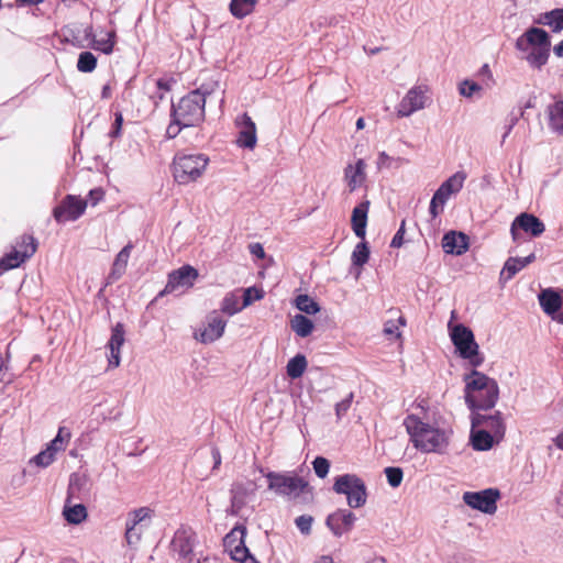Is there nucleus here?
Segmentation results:
<instances>
[{
    "label": "nucleus",
    "instance_id": "nucleus-1",
    "mask_svg": "<svg viewBox=\"0 0 563 563\" xmlns=\"http://www.w3.org/2000/svg\"><path fill=\"white\" fill-rule=\"evenodd\" d=\"M404 426L413 446L424 453H444L451 437V431L435 428L420 420L415 415H409L404 420Z\"/></svg>",
    "mask_w": 563,
    "mask_h": 563
},
{
    "label": "nucleus",
    "instance_id": "nucleus-2",
    "mask_svg": "<svg viewBox=\"0 0 563 563\" xmlns=\"http://www.w3.org/2000/svg\"><path fill=\"white\" fill-rule=\"evenodd\" d=\"M465 402L472 411L493 408L499 396L498 384L484 373L473 369L464 376Z\"/></svg>",
    "mask_w": 563,
    "mask_h": 563
},
{
    "label": "nucleus",
    "instance_id": "nucleus-3",
    "mask_svg": "<svg viewBox=\"0 0 563 563\" xmlns=\"http://www.w3.org/2000/svg\"><path fill=\"white\" fill-rule=\"evenodd\" d=\"M211 92L212 88L207 85L190 91L177 104H173L172 118L180 125H197L205 118L206 97Z\"/></svg>",
    "mask_w": 563,
    "mask_h": 563
},
{
    "label": "nucleus",
    "instance_id": "nucleus-4",
    "mask_svg": "<svg viewBox=\"0 0 563 563\" xmlns=\"http://www.w3.org/2000/svg\"><path fill=\"white\" fill-rule=\"evenodd\" d=\"M209 164L201 153H177L173 159L172 174L178 185H189L200 179Z\"/></svg>",
    "mask_w": 563,
    "mask_h": 563
},
{
    "label": "nucleus",
    "instance_id": "nucleus-5",
    "mask_svg": "<svg viewBox=\"0 0 563 563\" xmlns=\"http://www.w3.org/2000/svg\"><path fill=\"white\" fill-rule=\"evenodd\" d=\"M265 477L268 489L288 499L299 498L309 488L308 482L292 472H268Z\"/></svg>",
    "mask_w": 563,
    "mask_h": 563
},
{
    "label": "nucleus",
    "instance_id": "nucleus-6",
    "mask_svg": "<svg viewBox=\"0 0 563 563\" xmlns=\"http://www.w3.org/2000/svg\"><path fill=\"white\" fill-rule=\"evenodd\" d=\"M450 336L460 356L467 360L473 367H478L484 362L479 353V346L475 341L472 330L462 323L451 328Z\"/></svg>",
    "mask_w": 563,
    "mask_h": 563
},
{
    "label": "nucleus",
    "instance_id": "nucleus-7",
    "mask_svg": "<svg viewBox=\"0 0 563 563\" xmlns=\"http://www.w3.org/2000/svg\"><path fill=\"white\" fill-rule=\"evenodd\" d=\"M333 490L346 496L347 505L360 508L365 505L367 493L363 479L355 474L340 475L334 479Z\"/></svg>",
    "mask_w": 563,
    "mask_h": 563
},
{
    "label": "nucleus",
    "instance_id": "nucleus-8",
    "mask_svg": "<svg viewBox=\"0 0 563 563\" xmlns=\"http://www.w3.org/2000/svg\"><path fill=\"white\" fill-rule=\"evenodd\" d=\"M154 511L150 507H140L128 512L125 521V541L128 545H136L142 538L143 531L151 523Z\"/></svg>",
    "mask_w": 563,
    "mask_h": 563
},
{
    "label": "nucleus",
    "instance_id": "nucleus-9",
    "mask_svg": "<svg viewBox=\"0 0 563 563\" xmlns=\"http://www.w3.org/2000/svg\"><path fill=\"white\" fill-rule=\"evenodd\" d=\"M245 536L246 528L244 526L234 527L223 539L224 549L235 561L242 563H258L245 545Z\"/></svg>",
    "mask_w": 563,
    "mask_h": 563
},
{
    "label": "nucleus",
    "instance_id": "nucleus-10",
    "mask_svg": "<svg viewBox=\"0 0 563 563\" xmlns=\"http://www.w3.org/2000/svg\"><path fill=\"white\" fill-rule=\"evenodd\" d=\"M199 277L198 271L191 265H184L168 274V280L159 296L179 292L191 288Z\"/></svg>",
    "mask_w": 563,
    "mask_h": 563
},
{
    "label": "nucleus",
    "instance_id": "nucleus-11",
    "mask_svg": "<svg viewBox=\"0 0 563 563\" xmlns=\"http://www.w3.org/2000/svg\"><path fill=\"white\" fill-rule=\"evenodd\" d=\"M500 493L496 488H486L481 492H466L463 495V501L468 507L479 510L484 514L493 515L497 510V500Z\"/></svg>",
    "mask_w": 563,
    "mask_h": 563
},
{
    "label": "nucleus",
    "instance_id": "nucleus-12",
    "mask_svg": "<svg viewBox=\"0 0 563 563\" xmlns=\"http://www.w3.org/2000/svg\"><path fill=\"white\" fill-rule=\"evenodd\" d=\"M429 88L418 85L410 88L397 107L398 117H410L412 113L422 110L429 101Z\"/></svg>",
    "mask_w": 563,
    "mask_h": 563
},
{
    "label": "nucleus",
    "instance_id": "nucleus-13",
    "mask_svg": "<svg viewBox=\"0 0 563 563\" xmlns=\"http://www.w3.org/2000/svg\"><path fill=\"white\" fill-rule=\"evenodd\" d=\"M87 208V200L67 195L53 210V217L58 223L76 221Z\"/></svg>",
    "mask_w": 563,
    "mask_h": 563
},
{
    "label": "nucleus",
    "instance_id": "nucleus-14",
    "mask_svg": "<svg viewBox=\"0 0 563 563\" xmlns=\"http://www.w3.org/2000/svg\"><path fill=\"white\" fill-rule=\"evenodd\" d=\"M519 230L530 234L533 238H538L545 231L544 223L534 214L522 212L515 218L510 225V234L514 242H518L520 234Z\"/></svg>",
    "mask_w": 563,
    "mask_h": 563
},
{
    "label": "nucleus",
    "instance_id": "nucleus-15",
    "mask_svg": "<svg viewBox=\"0 0 563 563\" xmlns=\"http://www.w3.org/2000/svg\"><path fill=\"white\" fill-rule=\"evenodd\" d=\"M255 484L252 482L247 483H234L231 487V506L228 509V514L232 516H240L243 508L255 495Z\"/></svg>",
    "mask_w": 563,
    "mask_h": 563
},
{
    "label": "nucleus",
    "instance_id": "nucleus-16",
    "mask_svg": "<svg viewBox=\"0 0 563 563\" xmlns=\"http://www.w3.org/2000/svg\"><path fill=\"white\" fill-rule=\"evenodd\" d=\"M472 426L474 428L488 430L494 437H496V442L501 440L505 434V424L503 422L500 412H496L494 415H483L473 411Z\"/></svg>",
    "mask_w": 563,
    "mask_h": 563
},
{
    "label": "nucleus",
    "instance_id": "nucleus-17",
    "mask_svg": "<svg viewBox=\"0 0 563 563\" xmlns=\"http://www.w3.org/2000/svg\"><path fill=\"white\" fill-rule=\"evenodd\" d=\"M550 36L539 27H530L516 41V48L520 52H527L530 47H550Z\"/></svg>",
    "mask_w": 563,
    "mask_h": 563
},
{
    "label": "nucleus",
    "instance_id": "nucleus-18",
    "mask_svg": "<svg viewBox=\"0 0 563 563\" xmlns=\"http://www.w3.org/2000/svg\"><path fill=\"white\" fill-rule=\"evenodd\" d=\"M225 327L227 321L217 311H213L208 316L206 327L196 333L195 338L202 343L214 342L223 335Z\"/></svg>",
    "mask_w": 563,
    "mask_h": 563
},
{
    "label": "nucleus",
    "instance_id": "nucleus-19",
    "mask_svg": "<svg viewBox=\"0 0 563 563\" xmlns=\"http://www.w3.org/2000/svg\"><path fill=\"white\" fill-rule=\"evenodd\" d=\"M240 128L236 143L240 147L253 150L257 142L256 125L247 113H243L235 120Z\"/></svg>",
    "mask_w": 563,
    "mask_h": 563
},
{
    "label": "nucleus",
    "instance_id": "nucleus-20",
    "mask_svg": "<svg viewBox=\"0 0 563 563\" xmlns=\"http://www.w3.org/2000/svg\"><path fill=\"white\" fill-rule=\"evenodd\" d=\"M356 517L352 511L339 509L328 516L327 526L335 536L340 537L352 529Z\"/></svg>",
    "mask_w": 563,
    "mask_h": 563
},
{
    "label": "nucleus",
    "instance_id": "nucleus-21",
    "mask_svg": "<svg viewBox=\"0 0 563 563\" xmlns=\"http://www.w3.org/2000/svg\"><path fill=\"white\" fill-rule=\"evenodd\" d=\"M195 533L191 530L181 529L175 533L172 541L174 551L188 563H192Z\"/></svg>",
    "mask_w": 563,
    "mask_h": 563
},
{
    "label": "nucleus",
    "instance_id": "nucleus-22",
    "mask_svg": "<svg viewBox=\"0 0 563 563\" xmlns=\"http://www.w3.org/2000/svg\"><path fill=\"white\" fill-rule=\"evenodd\" d=\"M344 181L350 192L355 191L366 181V163L363 158H358L354 164L345 166Z\"/></svg>",
    "mask_w": 563,
    "mask_h": 563
},
{
    "label": "nucleus",
    "instance_id": "nucleus-23",
    "mask_svg": "<svg viewBox=\"0 0 563 563\" xmlns=\"http://www.w3.org/2000/svg\"><path fill=\"white\" fill-rule=\"evenodd\" d=\"M465 179V173L456 172L437 189L434 196L440 200L441 208L444 207L451 195L456 194L462 189Z\"/></svg>",
    "mask_w": 563,
    "mask_h": 563
},
{
    "label": "nucleus",
    "instance_id": "nucleus-24",
    "mask_svg": "<svg viewBox=\"0 0 563 563\" xmlns=\"http://www.w3.org/2000/svg\"><path fill=\"white\" fill-rule=\"evenodd\" d=\"M124 340V327L119 322L112 328L111 338L108 342V347L110 350L109 365L112 367H118L120 365L121 346L123 345Z\"/></svg>",
    "mask_w": 563,
    "mask_h": 563
},
{
    "label": "nucleus",
    "instance_id": "nucleus-25",
    "mask_svg": "<svg viewBox=\"0 0 563 563\" xmlns=\"http://www.w3.org/2000/svg\"><path fill=\"white\" fill-rule=\"evenodd\" d=\"M442 247L448 254L462 255L468 249L467 236L462 232L450 231L442 239Z\"/></svg>",
    "mask_w": 563,
    "mask_h": 563
},
{
    "label": "nucleus",
    "instance_id": "nucleus-26",
    "mask_svg": "<svg viewBox=\"0 0 563 563\" xmlns=\"http://www.w3.org/2000/svg\"><path fill=\"white\" fill-rule=\"evenodd\" d=\"M369 200H364L358 203L352 211L351 225L354 234L364 239L366 234L367 214L369 210Z\"/></svg>",
    "mask_w": 563,
    "mask_h": 563
},
{
    "label": "nucleus",
    "instance_id": "nucleus-27",
    "mask_svg": "<svg viewBox=\"0 0 563 563\" xmlns=\"http://www.w3.org/2000/svg\"><path fill=\"white\" fill-rule=\"evenodd\" d=\"M132 249L133 245L129 243L118 253L112 264V268L107 277V285L117 282L123 276L128 266Z\"/></svg>",
    "mask_w": 563,
    "mask_h": 563
},
{
    "label": "nucleus",
    "instance_id": "nucleus-28",
    "mask_svg": "<svg viewBox=\"0 0 563 563\" xmlns=\"http://www.w3.org/2000/svg\"><path fill=\"white\" fill-rule=\"evenodd\" d=\"M534 253H531L525 257H509L504 264L503 271L500 273V279H504L505 282L510 280L517 273L534 262Z\"/></svg>",
    "mask_w": 563,
    "mask_h": 563
},
{
    "label": "nucleus",
    "instance_id": "nucleus-29",
    "mask_svg": "<svg viewBox=\"0 0 563 563\" xmlns=\"http://www.w3.org/2000/svg\"><path fill=\"white\" fill-rule=\"evenodd\" d=\"M36 242L32 235H22L19 241H16L13 250L7 255L15 254V257H21L19 261V266L24 263L27 258H30L36 252Z\"/></svg>",
    "mask_w": 563,
    "mask_h": 563
},
{
    "label": "nucleus",
    "instance_id": "nucleus-30",
    "mask_svg": "<svg viewBox=\"0 0 563 563\" xmlns=\"http://www.w3.org/2000/svg\"><path fill=\"white\" fill-rule=\"evenodd\" d=\"M470 440L475 451H487L493 448L496 437H494L488 430L474 428L472 426Z\"/></svg>",
    "mask_w": 563,
    "mask_h": 563
},
{
    "label": "nucleus",
    "instance_id": "nucleus-31",
    "mask_svg": "<svg viewBox=\"0 0 563 563\" xmlns=\"http://www.w3.org/2000/svg\"><path fill=\"white\" fill-rule=\"evenodd\" d=\"M536 22L549 26L553 33H560L563 31V8L541 13Z\"/></svg>",
    "mask_w": 563,
    "mask_h": 563
},
{
    "label": "nucleus",
    "instance_id": "nucleus-32",
    "mask_svg": "<svg viewBox=\"0 0 563 563\" xmlns=\"http://www.w3.org/2000/svg\"><path fill=\"white\" fill-rule=\"evenodd\" d=\"M539 302L543 311L552 317L562 307V299L560 295L552 289L542 290L539 295Z\"/></svg>",
    "mask_w": 563,
    "mask_h": 563
},
{
    "label": "nucleus",
    "instance_id": "nucleus-33",
    "mask_svg": "<svg viewBox=\"0 0 563 563\" xmlns=\"http://www.w3.org/2000/svg\"><path fill=\"white\" fill-rule=\"evenodd\" d=\"M549 128L559 134H563V100L558 99L547 109Z\"/></svg>",
    "mask_w": 563,
    "mask_h": 563
},
{
    "label": "nucleus",
    "instance_id": "nucleus-34",
    "mask_svg": "<svg viewBox=\"0 0 563 563\" xmlns=\"http://www.w3.org/2000/svg\"><path fill=\"white\" fill-rule=\"evenodd\" d=\"M70 498L71 497L68 496L66 499L63 516L67 522L79 525L87 518V509L82 504L70 505Z\"/></svg>",
    "mask_w": 563,
    "mask_h": 563
},
{
    "label": "nucleus",
    "instance_id": "nucleus-35",
    "mask_svg": "<svg viewBox=\"0 0 563 563\" xmlns=\"http://www.w3.org/2000/svg\"><path fill=\"white\" fill-rule=\"evenodd\" d=\"M525 53V59L528 62L529 66L541 69L548 63L550 47H530L529 51Z\"/></svg>",
    "mask_w": 563,
    "mask_h": 563
},
{
    "label": "nucleus",
    "instance_id": "nucleus-36",
    "mask_svg": "<svg viewBox=\"0 0 563 563\" xmlns=\"http://www.w3.org/2000/svg\"><path fill=\"white\" fill-rule=\"evenodd\" d=\"M291 330L300 338L310 335L314 329L313 322L303 314H296L290 320Z\"/></svg>",
    "mask_w": 563,
    "mask_h": 563
},
{
    "label": "nucleus",
    "instance_id": "nucleus-37",
    "mask_svg": "<svg viewBox=\"0 0 563 563\" xmlns=\"http://www.w3.org/2000/svg\"><path fill=\"white\" fill-rule=\"evenodd\" d=\"M307 358L302 354H297L292 358H290L286 366L287 375L291 379L299 378L303 375L306 368H307Z\"/></svg>",
    "mask_w": 563,
    "mask_h": 563
},
{
    "label": "nucleus",
    "instance_id": "nucleus-38",
    "mask_svg": "<svg viewBox=\"0 0 563 563\" xmlns=\"http://www.w3.org/2000/svg\"><path fill=\"white\" fill-rule=\"evenodd\" d=\"M256 2L257 0H231L230 11L235 18L242 19L253 11Z\"/></svg>",
    "mask_w": 563,
    "mask_h": 563
},
{
    "label": "nucleus",
    "instance_id": "nucleus-39",
    "mask_svg": "<svg viewBox=\"0 0 563 563\" xmlns=\"http://www.w3.org/2000/svg\"><path fill=\"white\" fill-rule=\"evenodd\" d=\"M71 432L65 428L59 427L56 437L47 444V446L55 453L64 451L69 443Z\"/></svg>",
    "mask_w": 563,
    "mask_h": 563
},
{
    "label": "nucleus",
    "instance_id": "nucleus-40",
    "mask_svg": "<svg viewBox=\"0 0 563 563\" xmlns=\"http://www.w3.org/2000/svg\"><path fill=\"white\" fill-rule=\"evenodd\" d=\"M297 309L307 313L316 314L320 311V306L317 301L310 298L308 295H299L295 300Z\"/></svg>",
    "mask_w": 563,
    "mask_h": 563
},
{
    "label": "nucleus",
    "instance_id": "nucleus-41",
    "mask_svg": "<svg viewBox=\"0 0 563 563\" xmlns=\"http://www.w3.org/2000/svg\"><path fill=\"white\" fill-rule=\"evenodd\" d=\"M244 307L239 303V297L234 292H228L221 302V311L229 316H234L240 312Z\"/></svg>",
    "mask_w": 563,
    "mask_h": 563
},
{
    "label": "nucleus",
    "instance_id": "nucleus-42",
    "mask_svg": "<svg viewBox=\"0 0 563 563\" xmlns=\"http://www.w3.org/2000/svg\"><path fill=\"white\" fill-rule=\"evenodd\" d=\"M114 36H115V33L113 31L108 32V33H106V36L102 38L93 37L91 45L95 49L101 51L104 54H110L113 51Z\"/></svg>",
    "mask_w": 563,
    "mask_h": 563
},
{
    "label": "nucleus",
    "instance_id": "nucleus-43",
    "mask_svg": "<svg viewBox=\"0 0 563 563\" xmlns=\"http://www.w3.org/2000/svg\"><path fill=\"white\" fill-rule=\"evenodd\" d=\"M400 325L401 327L406 325V320L402 316H399L397 320H394V319L387 320L385 322L384 329H383L385 336H387L389 339L390 338L399 339L401 335V332L399 330Z\"/></svg>",
    "mask_w": 563,
    "mask_h": 563
},
{
    "label": "nucleus",
    "instance_id": "nucleus-44",
    "mask_svg": "<svg viewBox=\"0 0 563 563\" xmlns=\"http://www.w3.org/2000/svg\"><path fill=\"white\" fill-rule=\"evenodd\" d=\"M369 258V249L366 242H360L356 244L353 253H352V263L355 266L362 267L367 263Z\"/></svg>",
    "mask_w": 563,
    "mask_h": 563
},
{
    "label": "nucleus",
    "instance_id": "nucleus-45",
    "mask_svg": "<svg viewBox=\"0 0 563 563\" xmlns=\"http://www.w3.org/2000/svg\"><path fill=\"white\" fill-rule=\"evenodd\" d=\"M97 66V58L90 52L79 54L77 68L81 73H91Z\"/></svg>",
    "mask_w": 563,
    "mask_h": 563
},
{
    "label": "nucleus",
    "instance_id": "nucleus-46",
    "mask_svg": "<svg viewBox=\"0 0 563 563\" xmlns=\"http://www.w3.org/2000/svg\"><path fill=\"white\" fill-rule=\"evenodd\" d=\"M87 484V476L80 473H73L69 477L68 496L73 497L75 494L81 492Z\"/></svg>",
    "mask_w": 563,
    "mask_h": 563
},
{
    "label": "nucleus",
    "instance_id": "nucleus-47",
    "mask_svg": "<svg viewBox=\"0 0 563 563\" xmlns=\"http://www.w3.org/2000/svg\"><path fill=\"white\" fill-rule=\"evenodd\" d=\"M155 91L151 95V98L154 100L155 106H157L158 101L165 98V95L170 90V84L165 79L155 80Z\"/></svg>",
    "mask_w": 563,
    "mask_h": 563
},
{
    "label": "nucleus",
    "instance_id": "nucleus-48",
    "mask_svg": "<svg viewBox=\"0 0 563 563\" xmlns=\"http://www.w3.org/2000/svg\"><path fill=\"white\" fill-rule=\"evenodd\" d=\"M55 455L56 453L46 446L45 450L41 451L32 459V462L37 466L46 467L55 461Z\"/></svg>",
    "mask_w": 563,
    "mask_h": 563
},
{
    "label": "nucleus",
    "instance_id": "nucleus-49",
    "mask_svg": "<svg viewBox=\"0 0 563 563\" xmlns=\"http://www.w3.org/2000/svg\"><path fill=\"white\" fill-rule=\"evenodd\" d=\"M264 297V291L256 287H247L243 291L242 307H249L254 301L261 300Z\"/></svg>",
    "mask_w": 563,
    "mask_h": 563
},
{
    "label": "nucleus",
    "instance_id": "nucleus-50",
    "mask_svg": "<svg viewBox=\"0 0 563 563\" xmlns=\"http://www.w3.org/2000/svg\"><path fill=\"white\" fill-rule=\"evenodd\" d=\"M384 472L386 474L387 482L391 487L396 488L401 484L404 473L400 467H386Z\"/></svg>",
    "mask_w": 563,
    "mask_h": 563
},
{
    "label": "nucleus",
    "instance_id": "nucleus-51",
    "mask_svg": "<svg viewBox=\"0 0 563 563\" xmlns=\"http://www.w3.org/2000/svg\"><path fill=\"white\" fill-rule=\"evenodd\" d=\"M312 465H313L314 473L318 477L324 478L328 475L329 468H330V463L325 457H322V456L316 457L314 461L312 462Z\"/></svg>",
    "mask_w": 563,
    "mask_h": 563
},
{
    "label": "nucleus",
    "instance_id": "nucleus-52",
    "mask_svg": "<svg viewBox=\"0 0 563 563\" xmlns=\"http://www.w3.org/2000/svg\"><path fill=\"white\" fill-rule=\"evenodd\" d=\"M482 90V87L472 80H464L460 85V93L464 97H472L475 92H478Z\"/></svg>",
    "mask_w": 563,
    "mask_h": 563
},
{
    "label": "nucleus",
    "instance_id": "nucleus-53",
    "mask_svg": "<svg viewBox=\"0 0 563 563\" xmlns=\"http://www.w3.org/2000/svg\"><path fill=\"white\" fill-rule=\"evenodd\" d=\"M19 261H21V257H15V254L13 255H4L0 260V275H2L4 272L19 267Z\"/></svg>",
    "mask_w": 563,
    "mask_h": 563
},
{
    "label": "nucleus",
    "instance_id": "nucleus-54",
    "mask_svg": "<svg viewBox=\"0 0 563 563\" xmlns=\"http://www.w3.org/2000/svg\"><path fill=\"white\" fill-rule=\"evenodd\" d=\"M312 520L311 516L302 515L296 518L295 522L300 532L308 534L311 530Z\"/></svg>",
    "mask_w": 563,
    "mask_h": 563
},
{
    "label": "nucleus",
    "instance_id": "nucleus-55",
    "mask_svg": "<svg viewBox=\"0 0 563 563\" xmlns=\"http://www.w3.org/2000/svg\"><path fill=\"white\" fill-rule=\"evenodd\" d=\"M352 400H353V394L351 393L347 397H345L344 399H342L340 402L336 404L335 413L339 419L343 415H345L346 411L350 409Z\"/></svg>",
    "mask_w": 563,
    "mask_h": 563
},
{
    "label": "nucleus",
    "instance_id": "nucleus-56",
    "mask_svg": "<svg viewBox=\"0 0 563 563\" xmlns=\"http://www.w3.org/2000/svg\"><path fill=\"white\" fill-rule=\"evenodd\" d=\"M405 225H406V221L402 220L398 231L396 232V234L394 235V238L391 240V243H390L391 247H396L397 249V247H400L404 244Z\"/></svg>",
    "mask_w": 563,
    "mask_h": 563
},
{
    "label": "nucleus",
    "instance_id": "nucleus-57",
    "mask_svg": "<svg viewBox=\"0 0 563 563\" xmlns=\"http://www.w3.org/2000/svg\"><path fill=\"white\" fill-rule=\"evenodd\" d=\"M184 128H188V125H180L173 119L166 130L167 136L170 139L176 137Z\"/></svg>",
    "mask_w": 563,
    "mask_h": 563
},
{
    "label": "nucleus",
    "instance_id": "nucleus-58",
    "mask_svg": "<svg viewBox=\"0 0 563 563\" xmlns=\"http://www.w3.org/2000/svg\"><path fill=\"white\" fill-rule=\"evenodd\" d=\"M429 211L432 218H437L443 211V208L440 206V200L437 199L434 195L431 199Z\"/></svg>",
    "mask_w": 563,
    "mask_h": 563
},
{
    "label": "nucleus",
    "instance_id": "nucleus-59",
    "mask_svg": "<svg viewBox=\"0 0 563 563\" xmlns=\"http://www.w3.org/2000/svg\"><path fill=\"white\" fill-rule=\"evenodd\" d=\"M103 198V191L100 188L91 189L89 191V200L92 206H96Z\"/></svg>",
    "mask_w": 563,
    "mask_h": 563
},
{
    "label": "nucleus",
    "instance_id": "nucleus-60",
    "mask_svg": "<svg viewBox=\"0 0 563 563\" xmlns=\"http://www.w3.org/2000/svg\"><path fill=\"white\" fill-rule=\"evenodd\" d=\"M249 249L250 253L258 258H263L265 256L264 249L260 243L250 244Z\"/></svg>",
    "mask_w": 563,
    "mask_h": 563
},
{
    "label": "nucleus",
    "instance_id": "nucleus-61",
    "mask_svg": "<svg viewBox=\"0 0 563 563\" xmlns=\"http://www.w3.org/2000/svg\"><path fill=\"white\" fill-rule=\"evenodd\" d=\"M122 122H123V117L121 113H117L115 114V120H114V129L112 131V136H119L120 134V131H121V126H122Z\"/></svg>",
    "mask_w": 563,
    "mask_h": 563
},
{
    "label": "nucleus",
    "instance_id": "nucleus-62",
    "mask_svg": "<svg viewBox=\"0 0 563 563\" xmlns=\"http://www.w3.org/2000/svg\"><path fill=\"white\" fill-rule=\"evenodd\" d=\"M390 157L385 153L380 152L377 159V167H388L389 166Z\"/></svg>",
    "mask_w": 563,
    "mask_h": 563
},
{
    "label": "nucleus",
    "instance_id": "nucleus-63",
    "mask_svg": "<svg viewBox=\"0 0 563 563\" xmlns=\"http://www.w3.org/2000/svg\"><path fill=\"white\" fill-rule=\"evenodd\" d=\"M518 121V118L517 117H512L509 121V123L507 124L506 126V130H505V133L501 137V144L505 142V140L507 139V136L510 134L511 130L514 129V126L516 125Z\"/></svg>",
    "mask_w": 563,
    "mask_h": 563
},
{
    "label": "nucleus",
    "instance_id": "nucleus-64",
    "mask_svg": "<svg viewBox=\"0 0 563 563\" xmlns=\"http://www.w3.org/2000/svg\"><path fill=\"white\" fill-rule=\"evenodd\" d=\"M553 52L558 57H563V40L554 46Z\"/></svg>",
    "mask_w": 563,
    "mask_h": 563
}]
</instances>
